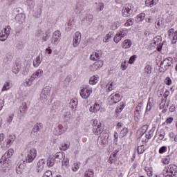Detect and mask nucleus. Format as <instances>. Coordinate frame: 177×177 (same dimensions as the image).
Instances as JSON below:
<instances>
[{"label": "nucleus", "instance_id": "5", "mask_svg": "<svg viewBox=\"0 0 177 177\" xmlns=\"http://www.w3.org/2000/svg\"><path fill=\"white\" fill-rule=\"evenodd\" d=\"M50 86H46V87H44L41 91L40 99L41 100H44V102H46V100H48V99H49L50 96Z\"/></svg>", "mask_w": 177, "mask_h": 177}, {"label": "nucleus", "instance_id": "15", "mask_svg": "<svg viewBox=\"0 0 177 177\" xmlns=\"http://www.w3.org/2000/svg\"><path fill=\"white\" fill-rule=\"evenodd\" d=\"M70 168V160L68 158H65L62 161V169H63L64 174H66V170Z\"/></svg>", "mask_w": 177, "mask_h": 177}, {"label": "nucleus", "instance_id": "50", "mask_svg": "<svg viewBox=\"0 0 177 177\" xmlns=\"http://www.w3.org/2000/svg\"><path fill=\"white\" fill-rule=\"evenodd\" d=\"M129 130L128 128H124L122 130L120 131V135L124 138V136H127V134L128 133Z\"/></svg>", "mask_w": 177, "mask_h": 177}, {"label": "nucleus", "instance_id": "36", "mask_svg": "<svg viewBox=\"0 0 177 177\" xmlns=\"http://www.w3.org/2000/svg\"><path fill=\"white\" fill-rule=\"evenodd\" d=\"M80 167H81V163L80 162H76L72 166V171L73 172H77L78 169H80Z\"/></svg>", "mask_w": 177, "mask_h": 177}, {"label": "nucleus", "instance_id": "24", "mask_svg": "<svg viewBox=\"0 0 177 177\" xmlns=\"http://www.w3.org/2000/svg\"><path fill=\"white\" fill-rule=\"evenodd\" d=\"M158 3V0H146L145 5L149 8H153L155 5Z\"/></svg>", "mask_w": 177, "mask_h": 177}, {"label": "nucleus", "instance_id": "43", "mask_svg": "<svg viewBox=\"0 0 177 177\" xmlns=\"http://www.w3.org/2000/svg\"><path fill=\"white\" fill-rule=\"evenodd\" d=\"M20 112L24 114L27 111V104L26 102L22 103V106L19 107Z\"/></svg>", "mask_w": 177, "mask_h": 177}, {"label": "nucleus", "instance_id": "52", "mask_svg": "<svg viewBox=\"0 0 177 177\" xmlns=\"http://www.w3.org/2000/svg\"><path fill=\"white\" fill-rule=\"evenodd\" d=\"M68 149H70V145L68 144L62 145L61 150H62L63 151H66V150H68Z\"/></svg>", "mask_w": 177, "mask_h": 177}, {"label": "nucleus", "instance_id": "38", "mask_svg": "<svg viewBox=\"0 0 177 177\" xmlns=\"http://www.w3.org/2000/svg\"><path fill=\"white\" fill-rule=\"evenodd\" d=\"M158 140H162L164 138H165V130L160 129V131L158 133Z\"/></svg>", "mask_w": 177, "mask_h": 177}, {"label": "nucleus", "instance_id": "57", "mask_svg": "<svg viewBox=\"0 0 177 177\" xmlns=\"http://www.w3.org/2000/svg\"><path fill=\"white\" fill-rule=\"evenodd\" d=\"M169 161H171V158H169V156H167L162 159V162L165 164V165L169 164Z\"/></svg>", "mask_w": 177, "mask_h": 177}, {"label": "nucleus", "instance_id": "18", "mask_svg": "<svg viewBox=\"0 0 177 177\" xmlns=\"http://www.w3.org/2000/svg\"><path fill=\"white\" fill-rule=\"evenodd\" d=\"M101 56H102V51H96L95 53H93L90 55V59L91 60H93V62H95L96 60H99Z\"/></svg>", "mask_w": 177, "mask_h": 177}, {"label": "nucleus", "instance_id": "58", "mask_svg": "<svg viewBox=\"0 0 177 177\" xmlns=\"http://www.w3.org/2000/svg\"><path fill=\"white\" fill-rule=\"evenodd\" d=\"M124 104L118 106L115 109V113H121L122 110L124 109Z\"/></svg>", "mask_w": 177, "mask_h": 177}, {"label": "nucleus", "instance_id": "25", "mask_svg": "<svg viewBox=\"0 0 177 177\" xmlns=\"http://www.w3.org/2000/svg\"><path fill=\"white\" fill-rule=\"evenodd\" d=\"M0 163L3 167H8L9 164V159L6 156H4V155L1 157L0 159Z\"/></svg>", "mask_w": 177, "mask_h": 177}, {"label": "nucleus", "instance_id": "37", "mask_svg": "<svg viewBox=\"0 0 177 177\" xmlns=\"http://www.w3.org/2000/svg\"><path fill=\"white\" fill-rule=\"evenodd\" d=\"M172 32L170 31L169 32V37H172V44H176V41H177V31H175L173 33H171Z\"/></svg>", "mask_w": 177, "mask_h": 177}, {"label": "nucleus", "instance_id": "30", "mask_svg": "<svg viewBox=\"0 0 177 177\" xmlns=\"http://www.w3.org/2000/svg\"><path fill=\"white\" fill-rule=\"evenodd\" d=\"M16 138L15 136H10L7 140L6 142V147H10L12 145H13V142H15V140Z\"/></svg>", "mask_w": 177, "mask_h": 177}, {"label": "nucleus", "instance_id": "10", "mask_svg": "<svg viewBox=\"0 0 177 177\" xmlns=\"http://www.w3.org/2000/svg\"><path fill=\"white\" fill-rule=\"evenodd\" d=\"M162 41V38L161 37V36H156V37L153 38L152 41V44H153V45H156V46H158L157 47V50L158 52H160L162 48V44H161Z\"/></svg>", "mask_w": 177, "mask_h": 177}, {"label": "nucleus", "instance_id": "32", "mask_svg": "<svg viewBox=\"0 0 177 177\" xmlns=\"http://www.w3.org/2000/svg\"><path fill=\"white\" fill-rule=\"evenodd\" d=\"M42 128H44L42 123H36L33 127L32 132H38V131H39V129H42Z\"/></svg>", "mask_w": 177, "mask_h": 177}, {"label": "nucleus", "instance_id": "40", "mask_svg": "<svg viewBox=\"0 0 177 177\" xmlns=\"http://www.w3.org/2000/svg\"><path fill=\"white\" fill-rule=\"evenodd\" d=\"M10 88H12L10 82H6L3 86L2 91L5 92V91H9Z\"/></svg>", "mask_w": 177, "mask_h": 177}, {"label": "nucleus", "instance_id": "21", "mask_svg": "<svg viewBox=\"0 0 177 177\" xmlns=\"http://www.w3.org/2000/svg\"><path fill=\"white\" fill-rule=\"evenodd\" d=\"M100 110V104L95 102L93 106H90L89 111L91 113H97Z\"/></svg>", "mask_w": 177, "mask_h": 177}, {"label": "nucleus", "instance_id": "45", "mask_svg": "<svg viewBox=\"0 0 177 177\" xmlns=\"http://www.w3.org/2000/svg\"><path fill=\"white\" fill-rule=\"evenodd\" d=\"M18 168H19V169H21L23 171V169H24V167H26V161L24 160H21L17 166Z\"/></svg>", "mask_w": 177, "mask_h": 177}, {"label": "nucleus", "instance_id": "59", "mask_svg": "<svg viewBox=\"0 0 177 177\" xmlns=\"http://www.w3.org/2000/svg\"><path fill=\"white\" fill-rule=\"evenodd\" d=\"M43 177H53V174L52 171H47L45 172Z\"/></svg>", "mask_w": 177, "mask_h": 177}, {"label": "nucleus", "instance_id": "26", "mask_svg": "<svg viewBox=\"0 0 177 177\" xmlns=\"http://www.w3.org/2000/svg\"><path fill=\"white\" fill-rule=\"evenodd\" d=\"M145 18L146 14L142 12L136 16V21H137V23H142V21H143Z\"/></svg>", "mask_w": 177, "mask_h": 177}, {"label": "nucleus", "instance_id": "49", "mask_svg": "<svg viewBox=\"0 0 177 177\" xmlns=\"http://www.w3.org/2000/svg\"><path fill=\"white\" fill-rule=\"evenodd\" d=\"M137 151L138 154H143V153H145V146L144 145L139 146L137 149Z\"/></svg>", "mask_w": 177, "mask_h": 177}, {"label": "nucleus", "instance_id": "41", "mask_svg": "<svg viewBox=\"0 0 177 177\" xmlns=\"http://www.w3.org/2000/svg\"><path fill=\"white\" fill-rule=\"evenodd\" d=\"M135 19L133 18H130L127 20L126 23L124 24L125 27H131V26H133V23Z\"/></svg>", "mask_w": 177, "mask_h": 177}, {"label": "nucleus", "instance_id": "3", "mask_svg": "<svg viewBox=\"0 0 177 177\" xmlns=\"http://www.w3.org/2000/svg\"><path fill=\"white\" fill-rule=\"evenodd\" d=\"M132 12H133L132 4H126L122 10V15L123 17H129L132 15Z\"/></svg>", "mask_w": 177, "mask_h": 177}, {"label": "nucleus", "instance_id": "16", "mask_svg": "<svg viewBox=\"0 0 177 177\" xmlns=\"http://www.w3.org/2000/svg\"><path fill=\"white\" fill-rule=\"evenodd\" d=\"M153 71V68L150 65L145 66L144 68V77H147V78H150V75H151V73Z\"/></svg>", "mask_w": 177, "mask_h": 177}, {"label": "nucleus", "instance_id": "19", "mask_svg": "<svg viewBox=\"0 0 177 177\" xmlns=\"http://www.w3.org/2000/svg\"><path fill=\"white\" fill-rule=\"evenodd\" d=\"M53 158H54V160H57V161L62 162L63 160H64V158H66V156H65L64 153H63L62 152H57L55 153Z\"/></svg>", "mask_w": 177, "mask_h": 177}, {"label": "nucleus", "instance_id": "8", "mask_svg": "<svg viewBox=\"0 0 177 177\" xmlns=\"http://www.w3.org/2000/svg\"><path fill=\"white\" fill-rule=\"evenodd\" d=\"M60 37H62V32L59 30H55L53 33L51 44L55 46L57 45L60 42Z\"/></svg>", "mask_w": 177, "mask_h": 177}, {"label": "nucleus", "instance_id": "64", "mask_svg": "<svg viewBox=\"0 0 177 177\" xmlns=\"http://www.w3.org/2000/svg\"><path fill=\"white\" fill-rule=\"evenodd\" d=\"M106 92H111L113 91V83H111L110 84L106 85Z\"/></svg>", "mask_w": 177, "mask_h": 177}, {"label": "nucleus", "instance_id": "62", "mask_svg": "<svg viewBox=\"0 0 177 177\" xmlns=\"http://www.w3.org/2000/svg\"><path fill=\"white\" fill-rule=\"evenodd\" d=\"M167 151V147L162 146L159 149L160 154H162Z\"/></svg>", "mask_w": 177, "mask_h": 177}, {"label": "nucleus", "instance_id": "47", "mask_svg": "<svg viewBox=\"0 0 177 177\" xmlns=\"http://www.w3.org/2000/svg\"><path fill=\"white\" fill-rule=\"evenodd\" d=\"M140 111H142V104H140L136 106L134 115H139Z\"/></svg>", "mask_w": 177, "mask_h": 177}, {"label": "nucleus", "instance_id": "14", "mask_svg": "<svg viewBox=\"0 0 177 177\" xmlns=\"http://www.w3.org/2000/svg\"><path fill=\"white\" fill-rule=\"evenodd\" d=\"M45 167V160L44 159H40L38 162H37V172L38 174H41V172H42V171H44V168Z\"/></svg>", "mask_w": 177, "mask_h": 177}, {"label": "nucleus", "instance_id": "13", "mask_svg": "<svg viewBox=\"0 0 177 177\" xmlns=\"http://www.w3.org/2000/svg\"><path fill=\"white\" fill-rule=\"evenodd\" d=\"M93 21V15L87 13L85 15L84 17L82 19V23H86L88 26H91Z\"/></svg>", "mask_w": 177, "mask_h": 177}, {"label": "nucleus", "instance_id": "12", "mask_svg": "<svg viewBox=\"0 0 177 177\" xmlns=\"http://www.w3.org/2000/svg\"><path fill=\"white\" fill-rule=\"evenodd\" d=\"M91 93H92V88H82L80 91V96L82 99H88L91 96Z\"/></svg>", "mask_w": 177, "mask_h": 177}, {"label": "nucleus", "instance_id": "1", "mask_svg": "<svg viewBox=\"0 0 177 177\" xmlns=\"http://www.w3.org/2000/svg\"><path fill=\"white\" fill-rule=\"evenodd\" d=\"M91 123L93 125V133L97 136L100 135L103 132V127L102 126V124H99L96 119H93Z\"/></svg>", "mask_w": 177, "mask_h": 177}, {"label": "nucleus", "instance_id": "17", "mask_svg": "<svg viewBox=\"0 0 177 177\" xmlns=\"http://www.w3.org/2000/svg\"><path fill=\"white\" fill-rule=\"evenodd\" d=\"M109 97L113 103H118L122 99L120 93L111 94Z\"/></svg>", "mask_w": 177, "mask_h": 177}, {"label": "nucleus", "instance_id": "54", "mask_svg": "<svg viewBox=\"0 0 177 177\" xmlns=\"http://www.w3.org/2000/svg\"><path fill=\"white\" fill-rule=\"evenodd\" d=\"M138 57L137 55H133V56H131L129 59V60L128 61V63L129 64H133V62H135V60H136V58Z\"/></svg>", "mask_w": 177, "mask_h": 177}, {"label": "nucleus", "instance_id": "23", "mask_svg": "<svg viewBox=\"0 0 177 177\" xmlns=\"http://www.w3.org/2000/svg\"><path fill=\"white\" fill-rule=\"evenodd\" d=\"M90 85H96L97 82H99V75H95L90 77L89 79Z\"/></svg>", "mask_w": 177, "mask_h": 177}, {"label": "nucleus", "instance_id": "28", "mask_svg": "<svg viewBox=\"0 0 177 177\" xmlns=\"http://www.w3.org/2000/svg\"><path fill=\"white\" fill-rule=\"evenodd\" d=\"M35 80L31 76L30 78H26L24 82V86H31L32 82Z\"/></svg>", "mask_w": 177, "mask_h": 177}, {"label": "nucleus", "instance_id": "20", "mask_svg": "<svg viewBox=\"0 0 177 177\" xmlns=\"http://www.w3.org/2000/svg\"><path fill=\"white\" fill-rule=\"evenodd\" d=\"M132 46V41L131 39H125L122 44V48L123 49H129Z\"/></svg>", "mask_w": 177, "mask_h": 177}, {"label": "nucleus", "instance_id": "46", "mask_svg": "<svg viewBox=\"0 0 177 177\" xmlns=\"http://www.w3.org/2000/svg\"><path fill=\"white\" fill-rule=\"evenodd\" d=\"M9 36L5 34L3 32H0V41H5L8 39Z\"/></svg>", "mask_w": 177, "mask_h": 177}, {"label": "nucleus", "instance_id": "4", "mask_svg": "<svg viewBox=\"0 0 177 177\" xmlns=\"http://www.w3.org/2000/svg\"><path fill=\"white\" fill-rule=\"evenodd\" d=\"M37 157V149L35 148H31L26 157V162H32Z\"/></svg>", "mask_w": 177, "mask_h": 177}, {"label": "nucleus", "instance_id": "55", "mask_svg": "<svg viewBox=\"0 0 177 177\" xmlns=\"http://www.w3.org/2000/svg\"><path fill=\"white\" fill-rule=\"evenodd\" d=\"M3 32L9 37V34H10V26H7L6 28H4Z\"/></svg>", "mask_w": 177, "mask_h": 177}, {"label": "nucleus", "instance_id": "42", "mask_svg": "<svg viewBox=\"0 0 177 177\" xmlns=\"http://www.w3.org/2000/svg\"><path fill=\"white\" fill-rule=\"evenodd\" d=\"M13 153H15V151L12 149H10L7 152L4 153V156L9 159L13 156Z\"/></svg>", "mask_w": 177, "mask_h": 177}, {"label": "nucleus", "instance_id": "39", "mask_svg": "<svg viewBox=\"0 0 177 177\" xmlns=\"http://www.w3.org/2000/svg\"><path fill=\"white\" fill-rule=\"evenodd\" d=\"M53 165H55V158L50 157L47 159V166L50 168Z\"/></svg>", "mask_w": 177, "mask_h": 177}, {"label": "nucleus", "instance_id": "56", "mask_svg": "<svg viewBox=\"0 0 177 177\" xmlns=\"http://www.w3.org/2000/svg\"><path fill=\"white\" fill-rule=\"evenodd\" d=\"M95 66H97V68H100V67L103 66V61L99 60L94 63Z\"/></svg>", "mask_w": 177, "mask_h": 177}, {"label": "nucleus", "instance_id": "34", "mask_svg": "<svg viewBox=\"0 0 177 177\" xmlns=\"http://www.w3.org/2000/svg\"><path fill=\"white\" fill-rule=\"evenodd\" d=\"M153 136H154V130H150L147 134H145L146 139L145 140V142H149V140L151 138H153Z\"/></svg>", "mask_w": 177, "mask_h": 177}, {"label": "nucleus", "instance_id": "2", "mask_svg": "<svg viewBox=\"0 0 177 177\" xmlns=\"http://www.w3.org/2000/svg\"><path fill=\"white\" fill-rule=\"evenodd\" d=\"M127 35H128V29L127 28L121 29L119 31V32L117 33L114 37L113 41L114 42H115V44H118V42L121 41V39H122L124 37H127Z\"/></svg>", "mask_w": 177, "mask_h": 177}, {"label": "nucleus", "instance_id": "53", "mask_svg": "<svg viewBox=\"0 0 177 177\" xmlns=\"http://www.w3.org/2000/svg\"><path fill=\"white\" fill-rule=\"evenodd\" d=\"M19 72H20V66L17 65L14 66V68H12V73H14V74H19Z\"/></svg>", "mask_w": 177, "mask_h": 177}, {"label": "nucleus", "instance_id": "11", "mask_svg": "<svg viewBox=\"0 0 177 177\" xmlns=\"http://www.w3.org/2000/svg\"><path fill=\"white\" fill-rule=\"evenodd\" d=\"M164 172L170 174V175H173V176L177 177V169L176 166L175 165H170L169 167H165Z\"/></svg>", "mask_w": 177, "mask_h": 177}, {"label": "nucleus", "instance_id": "60", "mask_svg": "<svg viewBox=\"0 0 177 177\" xmlns=\"http://www.w3.org/2000/svg\"><path fill=\"white\" fill-rule=\"evenodd\" d=\"M121 68L122 71L127 70L128 68V65H127V61H124V62L122 63Z\"/></svg>", "mask_w": 177, "mask_h": 177}, {"label": "nucleus", "instance_id": "44", "mask_svg": "<svg viewBox=\"0 0 177 177\" xmlns=\"http://www.w3.org/2000/svg\"><path fill=\"white\" fill-rule=\"evenodd\" d=\"M84 175L88 177H93L95 176V173L93 172V170L89 169L85 172Z\"/></svg>", "mask_w": 177, "mask_h": 177}, {"label": "nucleus", "instance_id": "33", "mask_svg": "<svg viewBox=\"0 0 177 177\" xmlns=\"http://www.w3.org/2000/svg\"><path fill=\"white\" fill-rule=\"evenodd\" d=\"M42 62V58L39 56L37 57L33 61L34 67H39V64Z\"/></svg>", "mask_w": 177, "mask_h": 177}, {"label": "nucleus", "instance_id": "9", "mask_svg": "<svg viewBox=\"0 0 177 177\" xmlns=\"http://www.w3.org/2000/svg\"><path fill=\"white\" fill-rule=\"evenodd\" d=\"M82 35L80 32H76L73 35V48H78L81 44Z\"/></svg>", "mask_w": 177, "mask_h": 177}, {"label": "nucleus", "instance_id": "63", "mask_svg": "<svg viewBox=\"0 0 177 177\" xmlns=\"http://www.w3.org/2000/svg\"><path fill=\"white\" fill-rule=\"evenodd\" d=\"M108 140H109V135L102 137V143L103 145H106V143H107Z\"/></svg>", "mask_w": 177, "mask_h": 177}, {"label": "nucleus", "instance_id": "51", "mask_svg": "<svg viewBox=\"0 0 177 177\" xmlns=\"http://www.w3.org/2000/svg\"><path fill=\"white\" fill-rule=\"evenodd\" d=\"M165 84H166V85H167L168 86H169L170 85H172V80H171V77H166L165 80Z\"/></svg>", "mask_w": 177, "mask_h": 177}, {"label": "nucleus", "instance_id": "31", "mask_svg": "<svg viewBox=\"0 0 177 177\" xmlns=\"http://www.w3.org/2000/svg\"><path fill=\"white\" fill-rule=\"evenodd\" d=\"M69 104L72 110H75L77 109V106H78V100L76 99H72L71 100Z\"/></svg>", "mask_w": 177, "mask_h": 177}, {"label": "nucleus", "instance_id": "61", "mask_svg": "<svg viewBox=\"0 0 177 177\" xmlns=\"http://www.w3.org/2000/svg\"><path fill=\"white\" fill-rule=\"evenodd\" d=\"M91 71H96L99 70V68L95 64V63L90 66Z\"/></svg>", "mask_w": 177, "mask_h": 177}, {"label": "nucleus", "instance_id": "22", "mask_svg": "<svg viewBox=\"0 0 177 177\" xmlns=\"http://www.w3.org/2000/svg\"><path fill=\"white\" fill-rule=\"evenodd\" d=\"M44 75V71L42 69H39L36 72H35L31 77L33 78V80H35V78H41L42 75Z\"/></svg>", "mask_w": 177, "mask_h": 177}, {"label": "nucleus", "instance_id": "35", "mask_svg": "<svg viewBox=\"0 0 177 177\" xmlns=\"http://www.w3.org/2000/svg\"><path fill=\"white\" fill-rule=\"evenodd\" d=\"M96 6V11L102 12L104 9V3L102 2L95 3Z\"/></svg>", "mask_w": 177, "mask_h": 177}, {"label": "nucleus", "instance_id": "27", "mask_svg": "<svg viewBox=\"0 0 177 177\" xmlns=\"http://www.w3.org/2000/svg\"><path fill=\"white\" fill-rule=\"evenodd\" d=\"M15 20L19 24H23V23H24V20H26V17L24 16H23V15L19 14V15H16Z\"/></svg>", "mask_w": 177, "mask_h": 177}, {"label": "nucleus", "instance_id": "48", "mask_svg": "<svg viewBox=\"0 0 177 177\" xmlns=\"http://www.w3.org/2000/svg\"><path fill=\"white\" fill-rule=\"evenodd\" d=\"M26 3L29 8H34V6L35 5V1L34 0H26Z\"/></svg>", "mask_w": 177, "mask_h": 177}, {"label": "nucleus", "instance_id": "7", "mask_svg": "<svg viewBox=\"0 0 177 177\" xmlns=\"http://www.w3.org/2000/svg\"><path fill=\"white\" fill-rule=\"evenodd\" d=\"M172 64V57L165 58L160 62V67L162 69L161 71H165L168 70L169 67Z\"/></svg>", "mask_w": 177, "mask_h": 177}, {"label": "nucleus", "instance_id": "6", "mask_svg": "<svg viewBox=\"0 0 177 177\" xmlns=\"http://www.w3.org/2000/svg\"><path fill=\"white\" fill-rule=\"evenodd\" d=\"M67 124H59L53 131L54 135L59 136V135H63L66 131H67Z\"/></svg>", "mask_w": 177, "mask_h": 177}, {"label": "nucleus", "instance_id": "29", "mask_svg": "<svg viewBox=\"0 0 177 177\" xmlns=\"http://www.w3.org/2000/svg\"><path fill=\"white\" fill-rule=\"evenodd\" d=\"M64 118L65 121H71V118H73V115L71 114V112L70 111H65L64 113Z\"/></svg>", "mask_w": 177, "mask_h": 177}]
</instances>
